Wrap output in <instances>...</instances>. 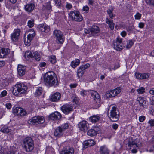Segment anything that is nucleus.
<instances>
[{"instance_id":"nucleus-1","label":"nucleus","mask_w":154,"mask_h":154,"mask_svg":"<svg viewBox=\"0 0 154 154\" xmlns=\"http://www.w3.org/2000/svg\"><path fill=\"white\" fill-rule=\"evenodd\" d=\"M44 79L45 84L50 86L55 87L58 85L57 77L53 71H49L45 73L44 76Z\"/></svg>"},{"instance_id":"nucleus-2","label":"nucleus","mask_w":154,"mask_h":154,"mask_svg":"<svg viewBox=\"0 0 154 154\" xmlns=\"http://www.w3.org/2000/svg\"><path fill=\"white\" fill-rule=\"evenodd\" d=\"M27 89V86L24 84H18L13 87L12 92L14 95L19 96L21 94L26 93Z\"/></svg>"},{"instance_id":"nucleus-3","label":"nucleus","mask_w":154,"mask_h":154,"mask_svg":"<svg viewBox=\"0 0 154 154\" xmlns=\"http://www.w3.org/2000/svg\"><path fill=\"white\" fill-rule=\"evenodd\" d=\"M69 127L67 123H65L57 127L55 130L54 133V136L60 137L63 135L64 131Z\"/></svg>"},{"instance_id":"nucleus-4","label":"nucleus","mask_w":154,"mask_h":154,"mask_svg":"<svg viewBox=\"0 0 154 154\" xmlns=\"http://www.w3.org/2000/svg\"><path fill=\"white\" fill-rule=\"evenodd\" d=\"M24 144V148L26 150L27 152H29L32 150L34 148L33 140L29 137L25 138L23 140Z\"/></svg>"},{"instance_id":"nucleus-5","label":"nucleus","mask_w":154,"mask_h":154,"mask_svg":"<svg viewBox=\"0 0 154 154\" xmlns=\"http://www.w3.org/2000/svg\"><path fill=\"white\" fill-rule=\"evenodd\" d=\"M69 18L72 21L80 22L83 19L79 12L76 11H71L69 14Z\"/></svg>"},{"instance_id":"nucleus-6","label":"nucleus","mask_w":154,"mask_h":154,"mask_svg":"<svg viewBox=\"0 0 154 154\" xmlns=\"http://www.w3.org/2000/svg\"><path fill=\"white\" fill-rule=\"evenodd\" d=\"M91 95L94 100V107L96 109L100 106V98L99 94L96 91H93L91 92Z\"/></svg>"},{"instance_id":"nucleus-7","label":"nucleus","mask_w":154,"mask_h":154,"mask_svg":"<svg viewBox=\"0 0 154 154\" xmlns=\"http://www.w3.org/2000/svg\"><path fill=\"white\" fill-rule=\"evenodd\" d=\"M119 112L117 108L113 106L110 112V116L109 118L111 121L115 122L118 120L119 118Z\"/></svg>"},{"instance_id":"nucleus-8","label":"nucleus","mask_w":154,"mask_h":154,"mask_svg":"<svg viewBox=\"0 0 154 154\" xmlns=\"http://www.w3.org/2000/svg\"><path fill=\"white\" fill-rule=\"evenodd\" d=\"M45 122L44 118L42 116H34L28 121V123L30 124H41Z\"/></svg>"},{"instance_id":"nucleus-9","label":"nucleus","mask_w":154,"mask_h":154,"mask_svg":"<svg viewBox=\"0 0 154 154\" xmlns=\"http://www.w3.org/2000/svg\"><path fill=\"white\" fill-rule=\"evenodd\" d=\"M24 55L26 58L27 57L29 58H31L34 59L37 61H39L40 60V55L37 51H26Z\"/></svg>"},{"instance_id":"nucleus-10","label":"nucleus","mask_w":154,"mask_h":154,"mask_svg":"<svg viewBox=\"0 0 154 154\" xmlns=\"http://www.w3.org/2000/svg\"><path fill=\"white\" fill-rule=\"evenodd\" d=\"M54 37L56 38L58 43L62 44L64 38L62 32L60 30H55L53 32Z\"/></svg>"},{"instance_id":"nucleus-11","label":"nucleus","mask_w":154,"mask_h":154,"mask_svg":"<svg viewBox=\"0 0 154 154\" xmlns=\"http://www.w3.org/2000/svg\"><path fill=\"white\" fill-rule=\"evenodd\" d=\"M12 112L14 115L23 116L27 114L26 112L20 107H14Z\"/></svg>"},{"instance_id":"nucleus-12","label":"nucleus","mask_w":154,"mask_h":154,"mask_svg":"<svg viewBox=\"0 0 154 154\" xmlns=\"http://www.w3.org/2000/svg\"><path fill=\"white\" fill-rule=\"evenodd\" d=\"M114 48L117 51H120L123 49L124 46L122 45V39L121 38H118L116 41L114 43Z\"/></svg>"},{"instance_id":"nucleus-13","label":"nucleus","mask_w":154,"mask_h":154,"mask_svg":"<svg viewBox=\"0 0 154 154\" xmlns=\"http://www.w3.org/2000/svg\"><path fill=\"white\" fill-rule=\"evenodd\" d=\"M31 33H29L27 35L26 38H25L24 42L25 44L27 46H29L30 45V43L34 37L35 35V32L33 30H31Z\"/></svg>"},{"instance_id":"nucleus-14","label":"nucleus","mask_w":154,"mask_h":154,"mask_svg":"<svg viewBox=\"0 0 154 154\" xmlns=\"http://www.w3.org/2000/svg\"><path fill=\"white\" fill-rule=\"evenodd\" d=\"M121 92V89L119 87L117 88L112 90H111L109 93L106 94L108 97H113L117 96Z\"/></svg>"},{"instance_id":"nucleus-15","label":"nucleus","mask_w":154,"mask_h":154,"mask_svg":"<svg viewBox=\"0 0 154 154\" xmlns=\"http://www.w3.org/2000/svg\"><path fill=\"white\" fill-rule=\"evenodd\" d=\"M135 76L138 79L144 80L147 79L150 76V74L149 73H140L136 72L135 73Z\"/></svg>"},{"instance_id":"nucleus-16","label":"nucleus","mask_w":154,"mask_h":154,"mask_svg":"<svg viewBox=\"0 0 154 154\" xmlns=\"http://www.w3.org/2000/svg\"><path fill=\"white\" fill-rule=\"evenodd\" d=\"M61 109L63 113L68 114L73 111V107L70 105L66 104L62 106Z\"/></svg>"},{"instance_id":"nucleus-17","label":"nucleus","mask_w":154,"mask_h":154,"mask_svg":"<svg viewBox=\"0 0 154 154\" xmlns=\"http://www.w3.org/2000/svg\"><path fill=\"white\" fill-rule=\"evenodd\" d=\"M78 126L81 131H85L88 129L89 125L86 121L83 120L79 124Z\"/></svg>"},{"instance_id":"nucleus-18","label":"nucleus","mask_w":154,"mask_h":154,"mask_svg":"<svg viewBox=\"0 0 154 154\" xmlns=\"http://www.w3.org/2000/svg\"><path fill=\"white\" fill-rule=\"evenodd\" d=\"M61 114L58 112H55L49 115V118L51 120L56 121L59 120L61 117Z\"/></svg>"},{"instance_id":"nucleus-19","label":"nucleus","mask_w":154,"mask_h":154,"mask_svg":"<svg viewBox=\"0 0 154 154\" xmlns=\"http://www.w3.org/2000/svg\"><path fill=\"white\" fill-rule=\"evenodd\" d=\"M20 31L19 29H15L14 32L11 35V37L13 41H16L19 38L20 34Z\"/></svg>"},{"instance_id":"nucleus-20","label":"nucleus","mask_w":154,"mask_h":154,"mask_svg":"<svg viewBox=\"0 0 154 154\" xmlns=\"http://www.w3.org/2000/svg\"><path fill=\"white\" fill-rule=\"evenodd\" d=\"M38 29L42 32L48 33L49 31L50 27L45 23L42 24L38 25Z\"/></svg>"},{"instance_id":"nucleus-21","label":"nucleus","mask_w":154,"mask_h":154,"mask_svg":"<svg viewBox=\"0 0 154 154\" xmlns=\"http://www.w3.org/2000/svg\"><path fill=\"white\" fill-rule=\"evenodd\" d=\"M128 146L129 147H133L134 146L135 148H138L139 146H141L142 144L140 143V145L137 144V141L136 140L133 139L132 138H130L129 139V141L128 143Z\"/></svg>"},{"instance_id":"nucleus-22","label":"nucleus","mask_w":154,"mask_h":154,"mask_svg":"<svg viewBox=\"0 0 154 154\" xmlns=\"http://www.w3.org/2000/svg\"><path fill=\"white\" fill-rule=\"evenodd\" d=\"M17 71L20 76H23L25 73L26 67L21 65H18L17 67Z\"/></svg>"},{"instance_id":"nucleus-23","label":"nucleus","mask_w":154,"mask_h":154,"mask_svg":"<svg viewBox=\"0 0 154 154\" xmlns=\"http://www.w3.org/2000/svg\"><path fill=\"white\" fill-rule=\"evenodd\" d=\"M100 32V29L97 26H93L90 28L91 36H95Z\"/></svg>"},{"instance_id":"nucleus-24","label":"nucleus","mask_w":154,"mask_h":154,"mask_svg":"<svg viewBox=\"0 0 154 154\" xmlns=\"http://www.w3.org/2000/svg\"><path fill=\"white\" fill-rule=\"evenodd\" d=\"M95 144V142L92 139H90L85 141L83 143L84 147L85 149L89 146H93Z\"/></svg>"},{"instance_id":"nucleus-25","label":"nucleus","mask_w":154,"mask_h":154,"mask_svg":"<svg viewBox=\"0 0 154 154\" xmlns=\"http://www.w3.org/2000/svg\"><path fill=\"white\" fill-rule=\"evenodd\" d=\"M137 101L138 102L140 106L145 108L146 106V101L143 97H138L136 99Z\"/></svg>"},{"instance_id":"nucleus-26","label":"nucleus","mask_w":154,"mask_h":154,"mask_svg":"<svg viewBox=\"0 0 154 154\" xmlns=\"http://www.w3.org/2000/svg\"><path fill=\"white\" fill-rule=\"evenodd\" d=\"M60 94L59 93L56 92L51 96L50 100L53 102H57L60 99Z\"/></svg>"},{"instance_id":"nucleus-27","label":"nucleus","mask_w":154,"mask_h":154,"mask_svg":"<svg viewBox=\"0 0 154 154\" xmlns=\"http://www.w3.org/2000/svg\"><path fill=\"white\" fill-rule=\"evenodd\" d=\"M35 5L34 4L31 3H29L25 6V10L29 12H31L35 8Z\"/></svg>"},{"instance_id":"nucleus-28","label":"nucleus","mask_w":154,"mask_h":154,"mask_svg":"<svg viewBox=\"0 0 154 154\" xmlns=\"http://www.w3.org/2000/svg\"><path fill=\"white\" fill-rule=\"evenodd\" d=\"M10 52L9 49L8 48H2L0 49V57H3L8 55Z\"/></svg>"},{"instance_id":"nucleus-29","label":"nucleus","mask_w":154,"mask_h":154,"mask_svg":"<svg viewBox=\"0 0 154 154\" xmlns=\"http://www.w3.org/2000/svg\"><path fill=\"white\" fill-rule=\"evenodd\" d=\"M74 149L72 148H66L62 150L60 154H73Z\"/></svg>"},{"instance_id":"nucleus-30","label":"nucleus","mask_w":154,"mask_h":154,"mask_svg":"<svg viewBox=\"0 0 154 154\" xmlns=\"http://www.w3.org/2000/svg\"><path fill=\"white\" fill-rule=\"evenodd\" d=\"M99 152L100 154H109V150L105 146H101Z\"/></svg>"},{"instance_id":"nucleus-31","label":"nucleus","mask_w":154,"mask_h":154,"mask_svg":"<svg viewBox=\"0 0 154 154\" xmlns=\"http://www.w3.org/2000/svg\"><path fill=\"white\" fill-rule=\"evenodd\" d=\"M51 9V6L50 5V3L48 2L46 3V5L43 8V10L45 13H48L50 12V10Z\"/></svg>"},{"instance_id":"nucleus-32","label":"nucleus","mask_w":154,"mask_h":154,"mask_svg":"<svg viewBox=\"0 0 154 154\" xmlns=\"http://www.w3.org/2000/svg\"><path fill=\"white\" fill-rule=\"evenodd\" d=\"M106 23L109 25V26L111 30L113 29L114 28V24L113 23V21L111 20H109L108 18L106 19Z\"/></svg>"},{"instance_id":"nucleus-33","label":"nucleus","mask_w":154,"mask_h":154,"mask_svg":"<svg viewBox=\"0 0 154 154\" xmlns=\"http://www.w3.org/2000/svg\"><path fill=\"white\" fill-rule=\"evenodd\" d=\"M100 117L97 115H94L89 118V119L93 123H96L99 121Z\"/></svg>"},{"instance_id":"nucleus-34","label":"nucleus","mask_w":154,"mask_h":154,"mask_svg":"<svg viewBox=\"0 0 154 154\" xmlns=\"http://www.w3.org/2000/svg\"><path fill=\"white\" fill-rule=\"evenodd\" d=\"M97 134V131L93 129L89 130L87 132L88 135L91 137L95 136Z\"/></svg>"},{"instance_id":"nucleus-35","label":"nucleus","mask_w":154,"mask_h":154,"mask_svg":"<svg viewBox=\"0 0 154 154\" xmlns=\"http://www.w3.org/2000/svg\"><path fill=\"white\" fill-rule=\"evenodd\" d=\"M42 89L41 87H39L36 89L35 93V96L37 97L40 96L42 93Z\"/></svg>"},{"instance_id":"nucleus-36","label":"nucleus","mask_w":154,"mask_h":154,"mask_svg":"<svg viewBox=\"0 0 154 154\" xmlns=\"http://www.w3.org/2000/svg\"><path fill=\"white\" fill-rule=\"evenodd\" d=\"M85 71L83 70L81 66L78 69L77 71V75L79 77H82L84 74Z\"/></svg>"},{"instance_id":"nucleus-37","label":"nucleus","mask_w":154,"mask_h":154,"mask_svg":"<svg viewBox=\"0 0 154 154\" xmlns=\"http://www.w3.org/2000/svg\"><path fill=\"white\" fill-rule=\"evenodd\" d=\"M113 9L112 7H110L109 8L107 11V14L109 15V17L111 19H112L114 17L112 13V11Z\"/></svg>"},{"instance_id":"nucleus-38","label":"nucleus","mask_w":154,"mask_h":154,"mask_svg":"<svg viewBox=\"0 0 154 154\" xmlns=\"http://www.w3.org/2000/svg\"><path fill=\"white\" fill-rule=\"evenodd\" d=\"M48 60L52 64L55 63L56 62V59L55 56H51L49 57Z\"/></svg>"},{"instance_id":"nucleus-39","label":"nucleus","mask_w":154,"mask_h":154,"mask_svg":"<svg viewBox=\"0 0 154 154\" xmlns=\"http://www.w3.org/2000/svg\"><path fill=\"white\" fill-rule=\"evenodd\" d=\"M0 131L5 133H8L10 132V129L8 128L6 126H4L1 129Z\"/></svg>"},{"instance_id":"nucleus-40","label":"nucleus","mask_w":154,"mask_h":154,"mask_svg":"<svg viewBox=\"0 0 154 154\" xmlns=\"http://www.w3.org/2000/svg\"><path fill=\"white\" fill-rule=\"evenodd\" d=\"M145 89L144 87H141L138 89H137L136 91L138 92V94H143L145 92Z\"/></svg>"},{"instance_id":"nucleus-41","label":"nucleus","mask_w":154,"mask_h":154,"mask_svg":"<svg viewBox=\"0 0 154 154\" xmlns=\"http://www.w3.org/2000/svg\"><path fill=\"white\" fill-rule=\"evenodd\" d=\"M34 24V20L33 19H31L28 22V26L30 28L33 27Z\"/></svg>"},{"instance_id":"nucleus-42","label":"nucleus","mask_w":154,"mask_h":154,"mask_svg":"<svg viewBox=\"0 0 154 154\" xmlns=\"http://www.w3.org/2000/svg\"><path fill=\"white\" fill-rule=\"evenodd\" d=\"M133 42L132 40H130L129 41L128 43H127V45L126 46V48L127 49L130 48L133 45Z\"/></svg>"},{"instance_id":"nucleus-43","label":"nucleus","mask_w":154,"mask_h":154,"mask_svg":"<svg viewBox=\"0 0 154 154\" xmlns=\"http://www.w3.org/2000/svg\"><path fill=\"white\" fill-rule=\"evenodd\" d=\"M90 66V65L89 63H87L85 65H82L81 66L84 71H85V70L86 69L89 68Z\"/></svg>"},{"instance_id":"nucleus-44","label":"nucleus","mask_w":154,"mask_h":154,"mask_svg":"<svg viewBox=\"0 0 154 154\" xmlns=\"http://www.w3.org/2000/svg\"><path fill=\"white\" fill-rule=\"evenodd\" d=\"M55 4L57 6L58 8H60L61 6V0H54Z\"/></svg>"},{"instance_id":"nucleus-45","label":"nucleus","mask_w":154,"mask_h":154,"mask_svg":"<svg viewBox=\"0 0 154 154\" xmlns=\"http://www.w3.org/2000/svg\"><path fill=\"white\" fill-rule=\"evenodd\" d=\"M141 14L139 12L137 13L134 16L136 20H140L141 17Z\"/></svg>"},{"instance_id":"nucleus-46","label":"nucleus","mask_w":154,"mask_h":154,"mask_svg":"<svg viewBox=\"0 0 154 154\" xmlns=\"http://www.w3.org/2000/svg\"><path fill=\"white\" fill-rule=\"evenodd\" d=\"M134 29L133 26H129L126 27V30L128 32H131Z\"/></svg>"},{"instance_id":"nucleus-47","label":"nucleus","mask_w":154,"mask_h":154,"mask_svg":"<svg viewBox=\"0 0 154 154\" xmlns=\"http://www.w3.org/2000/svg\"><path fill=\"white\" fill-rule=\"evenodd\" d=\"M145 2L149 5H154V0H146Z\"/></svg>"},{"instance_id":"nucleus-48","label":"nucleus","mask_w":154,"mask_h":154,"mask_svg":"<svg viewBox=\"0 0 154 154\" xmlns=\"http://www.w3.org/2000/svg\"><path fill=\"white\" fill-rule=\"evenodd\" d=\"M7 94V92L6 90H4L1 92L0 96L1 97H3L6 96Z\"/></svg>"},{"instance_id":"nucleus-49","label":"nucleus","mask_w":154,"mask_h":154,"mask_svg":"<svg viewBox=\"0 0 154 154\" xmlns=\"http://www.w3.org/2000/svg\"><path fill=\"white\" fill-rule=\"evenodd\" d=\"M148 123L150 124V126L151 127H153L154 126V119H151L149 120Z\"/></svg>"},{"instance_id":"nucleus-50","label":"nucleus","mask_w":154,"mask_h":154,"mask_svg":"<svg viewBox=\"0 0 154 154\" xmlns=\"http://www.w3.org/2000/svg\"><path fill=\"white\" fill-rule=\"evenodd\" d=\"M66 8L68 9H70L72 7V5L70 3H67V4L65 6Z\"/></svg>"},{"instance_id":"nucleus-51","label":"nucleus","mask_w":154,"mask_h":154,"mask_svg":"<svg viewBox=\"0 0 154 154\" xmlns=\"http://www.w3.org/2000/svg\"><path fill=\"white\" fill-rule=\"evenodd\" d=\"M118 125L116 124H114L111 125L112 128L114 130H116L118 128Z\"/></svg>"},{"instance_id":"nucleus-52","label":"nucleus","mask_w":154,"mask_h":154,"mask_svg":"<svg viewBox=\"0 0 154 154\" xmlns=\"http://www.w3.org/2000/svg\"><path fill=\"white\" fill-rule=\"evenodd\" d=\"M145 119V117L144 116H142L139 117V120L140 122H143Z\"/></svg>"},{"instance_id":"nucleus-53","label":"nucleus","mask_w":154,"mask_h":154,"mask_svg":"<svg viewBox=\"0 0 154 154\" xmlns=\"http://www.w3.org/2000/svg\"><path fill=\"white\" fill-rule=\"evenodd\" d=\"M87 91L85 90H82L80 92L81 95L83 96V97L85 96L87 94Z\"/></svg>"},{"instance_id":"nucleus-54","label":"nucleus","mask_w":154,"mask_h":154,"mask_svg":"<svg viewBox=\"0 0 154 154\" xmlns=\"http://www.w3.org/2000/svg\"><path fill=\"white\" fill-rule=\"evenodd\" d=\"M15 152L13 149H11L7 152V154H15Z\"/></svg>"},{"instance_id":"nucleus-55","label":"nucleus","mask_w":154,"mask_h":154,"mask_svg":"<svg viewBox=\"0 0 154 154\" xmlns=\"http://www.w3.org/2000/svg\"><path fill=\"white\" fill-rule=\"evenodd\" d=\"M89 8L88 6H84L83 8V10L87 13L88 12Z\"/></svg>"},{"instance_id":"nucleus-56","label":"nucleus","mask_w":154,"mask_h":154,"mask_svg":"<svg viewBox=\"0 0 154 154\" xmlns=\"http://www.w3.org/2000/svg\"><path fill=\"white\" fill-rule=\"evenodd\" d=\"M46 65V63L44 62H41L39 64V66L42 68L45 67Z\"/></svg>"},{"instance_id":"nucleus-57","label":"nucleus","mask_w":154,"mask_h":154,"mask_svg":"<svg viewBox=\"0 0 154 154\" xmlns=\"http://www.w3.org/2000/svg\"><path fill=\"white\" fill-rule=\"evenodd\" d=\"M85 32L86 34H89V36H91L90 28L88 29H85Z\"/></svg>"},{"instance_id":"nucleus-58","label":"nucleus","mask_w":154,"mask_h":154,"mask_svg":"<svg viewBox=\"0 0 154 154\" xmlns=\"http://www.w3.org/2000/svg\"><path fill=\"white\" fill-rule=\"evenodd\" d=\"M76 64L75 63L74 61H72L71 63V66L73 68H75L78 65Z\"/></svg>"},{"instance_id":"nucleus-59","label":"nucleus","mask_w":154,"mask_h":154,"mask_svg":"<svg viewBox=\"0 0 154 154\" xmlns=\"http://www.w3.org/2000/svg\"><path fill=\"white\" fill-rule=\"evenodd\" d=\"M5 106L8 109H11L12 107L11 104L10 103H7L5 105Z\"/></svg>"},{"instance_id":"nucleus-60","label":"nucleus","mask_w":154,"mask_h":154,"mask_svg":"<svg viewBox=\"0 0 154 154\" xmlns=\"http://www.w3.org/2000/svg\"><path fill=\"white\" fill-rule=\"evenodd\" d=\"M77 85V84L76 83L71 84L70 85V87L71 88H75Z\"/></svg>"},{"instance_id":"nucleus-61","label":"nucleus","mask_w":154,"mask_h":154,"mask_svg":"<svg viewBox=\"0 0 154 154\" xmlns=\"http://www.w3.org/2000/svg\"><path fill=\"white\" fill-rule=\"evenodd\" d=\"M151 105H154V97H152L150 98Z\"/></svg>"},{"instance_id":"nucleus-62","label":"nucleus","mask_w":154,"mask_h":154,"mask_svg":"<svg viewBox=\"0 0 154 154\" xmlns=\"http://www.w3.org/2000/svg\"><path fill=\"white\" fill-rule=\"evenodd\" d=\"M121 34L122 37H125L126 36L127 33L125 31H123L121 32Z\"/></svg>"},{"instance_id":"nucleus-63","label":"nucleus","mask_w":154,"mask_h":154,"mask_svg":"<svg viewBox=\"0 0 154 154\" xmlns=\"http://www.w3.org/2000/svg\"><path fill=\"white\" fill-rule=\"evenodd\" d=\"M144 23L142 22H140L139 23V27L140 28H143L144 26Z\"/></svg>"},{"instance_id":"nucleus-64","label":"nucleus","mask_w":154,"mask_h":154,"mask_svg":"<svg viewBox=\"0 0 154 154\" xmlns=\"http://www.w3.org/2000/svg\"><path fill=\"white\" fill-rule=\"evenodd\" d=\"M74 61L75 63H76V65H78L80 63V60L78 59H76Z\"/></svg>"}]
</instances>
